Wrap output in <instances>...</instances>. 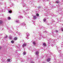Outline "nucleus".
<instances>
[{
	"label": "nucleus",
	"mask_w": 63,
	"mask_h": 63,
	"mask_svg": "<svg viewBox=\"0 0 63 63\" xmlns=\"http://www.w3.org/2000/svg\"><path fill=\"white\" fill-rule=\"evenodd\" d=\"M8 36H7L6 35L5 37V38H7V37Z\"/></svg>",
	"instance_id": "obj_30"
},
{
	"label": "nucleus",
	"mask_w": 63,
	"mask_h": 63,
	"mask_svg": "<svg viewBox=\"0 0 63 63\" xmlns=\"http://www.w3.org/2000/svg\"><path fill=\"white\" fill-rule=\"evenodd\" d=\"M45 0H46V1H48V0H43V1L44 2V1H45Z\"/></svg>",
	"instance_id": "obj_29"
},
{
	"label": "nucleus",
	"mask_w": 63,
	"mask_h": 63,
	"mask_svg": "<svg viewBox=\"0 0 63 63\" xmlns=\"http://www.w3.org/2000/svg\"><path fill=\"white\" fill-rule=\"evenodd\" d=\"M58 50V52H60L61 51V50Z\"/></svg>",
	"instance_id": "obj_28"
},
{
	"label": "nucleus",
	"mask_w": 63,
	"mask_h": 63,
	"mask_svg": "<svg viewBox=\"0 0 63 63\" xmlns=\"http://www.w3.org/2000/svg\"><path fill=\"white\" fill-rule=\"evenodd\" d=\"M36 16H39V14H37L36 15Z\"/></svg>",
	"instance_id": "obj_22"
},
{
	"label": "nucleus",
	"mask_w": 63,
	"mask_h": 63,
	"mask_svg": "<svg viewBox=\"0 0 63 63\" xmlns=\"http://www.w3.org/2000/svg\"><path fill=\"white\" fill-rule=\"evenodd\" d=\"M52 46L53 47V46Z\"/></svg>",
	"instance_id": "obj_39"
},
{
	"label": "nucleus",
	"mask_w": 63,
	"mask_h": 63,
	"mask_svg": "<svg viewBox=\"0 0 63 63\" xmlns=\"http://www.w3.org/2000/svg\"><path fill=\"white\" fill-rule=\"evenodd\" d=\"M33 45H35L36 44V43L34 42H33Z\"/></svg>",
	"instance_id": "obj_23"
},
{
	"label": "nucleus",
	"mask_w": 63,
	"mask_h": 63,
	"mask_svg": "<svg viewBox=\"0 0 63 63\" xmlns=\"http://www.w3.org/2000/svg\"><path fill=\"white\" fill-rule=\"evenodd\" d=\"M54 40H51V43H54Z\"/></svg>",
	"instance_id": "obj_6"
},
{
	"label": "nucleus",
	"mask_w": 63,
	"mask_h": 63,
	"mask_svg": "<svg viewBox=\"0 0 63 63\" xmlns=\"http://www.w3.org/2000/svg\"><path fill=\"white\" fill-rule=\"evenodd\" d=\"M11 43H12V44H13V43H14V41H13V40H12V41H11Z\"/></svg>",
	"instance_id": "obj_14"
},
{
	"label": "nucleus",
	"mask_w": 63,
	"mask_h": 63,
	"mask_svg": "<svg viewBox=\"0 0 63 63\" xmlns=\"http://www.w3.org/2000/svg\"><path fill=\"white\" fill-rule=\"evenodd\" d=\"M0 4H1V5H2V3H0Z\"/></svg>",
	"instance_id": "obj_35"
},
{
	"label": "nucleus",
	"mask_w": 63,
	"mask_h": 63,
	"mask_svg": "<svg viewBox=\"0 0 63 63\" xmlns=\"http://www.w3.org/2000/svg\"><path fill=\"white\" fill-rule=\"evenodd\" d=\"M31 63H34V62L33 61L31 62Z\"/></svg>",
	"instance_id": "obj_31"
},
{
	"label": "nucleus",
	"mask_w": 63,
	"mask_h": 63,
	"mask_svg": "<svg viewBox=\"0 0 63 63\" xmlns=\"http://www.w3.org/2000/svg\"><path fill=\"white\" fill-rule=\"evenodd\" d=\"M21 62H24V60H23L22 59H21Z\"/></svg>",
	"instance_id": "obj_11"
},
{
	"label": "nucleus",
	"mask_w": 63,
	"mask_h": 63,
	"mask_svg": "<svg viewBox=\"0 0 63 63\" xmlns=\"http://www.w3.org/2000/svg\"><path fill=\"white\" fill-rule=\"evenodd\" d=\"M53 37H55V36H56V34H53Z\"/></svg>",
	"instance_id": "obj_16"
},
{
	"label": "nucleus",
	"mask_w": 63,
	"mask_h": 63,
	"mask_svg": "<svg viewBox=\"0 0 63 63\" xmlns=\"http://www.w3.org/2000/svg\"><path fill=\"white\" fill-rule=\"evenodd\" d=\"M10 0V1H11V0Z\"/></svg>",
	"instance_id": "obj_41"
},
{
	"label": "nucleus",
	"mask_w": 63,
	"mask_h": 63,
	"mask_svg": "<svg viewBox=\"0 0 63 63\" xmlns=\"http://www.w3.org/2000/svg\"><path fill=\"white\" fill-rule=\"evenodd\" d=\"M1 49V47H0V49Z\"/></svg>",
	"instance_id": "obj_36"
},
{
	"label": "nucleus",
	"mask_w": 63,
	"mask_h": 63,
	"mask_svg": "<svg viewBox=\"0 0 63 63\" xmlns=\"http://www.w3.org/2000/svg\"><path fill=\"white\" fill-rule=\"evenodd\" d=\"M12 36H10L9 37L10 39H12Z\"/></svg>",
	"instance_id": "obj_17"
},
{
	"label": "nucleus",
	"mask_w": 63,
	"mask_h": 63,
	"mask_svg": "<svg viewBox=\"0 0 63 63\" xmlns=\"http://www.w3.org/2000/svg\"><path fill=\"white\" fill-rule=\"evenodd\" d=\"M8 12L9 13H12V11L11 10H8Z\"/></svg>",
	"instance_id": "obj_12"
},
{
	"label": "nucleus",
	"mask_w": 63,
	"mask_h": 63,
	"mask_svg": "<svg viewBox=\"0 0 63 63\" xmlns=\"http://www.w3.org/2000/svg\"><path fill=\"white\" fill-rule=\"evenodd\" d=\"M10 61H11V59H7V61H8V62H10Z\"/></svg>",
	"instance_id": "obj_8"
},
{
	"label": "nucleus",
	"mask_w": 63,
	"mask_h": 63,
	"mask_svg": "<svg viewBox=\"0 0 63 63\" xmlns=\"http://www.w3.org/2000/svg\"><path fill=\"white\" fill-rule=\"evenodd\" d=\"M1 0V1H3V0Z\"/></svg>",
	"instance_id": "obj_40"
},
{
	"label": "nucleus",
	"mask_w": 63,
	"mask_h": 63,
	"mask_svg": "<svg viewBox=\"0 0 63 63\" xmlns=\"http://www.w3.org/2000/svg\"><path fill=\"white\" fill-rule=\"evenodd\" d=\"M21 25L23 26H24L25 25V24L24 23H22L21 24Z\"/></svg>",
	"instance_id": "obj_2"
},
{
	"label": "nucleus",
	"mask_w": 63,
	"mask_h": 63,
	"mask_svg": "<svg viewBox=\"0 0 63 63\" xmlns=\"http://www.w3.org/2000/svg\"><path fill=\"white\" fill-rule=\"evenodd\" d=\"M43 45H44V46H46V44H45V43H44L43 44Z\"/></svg>",
	"instance_id": "obj_26"
},
{
	"label": "nucleus",
	"mask_w": 63,
	"mask_h": 63,
	"mask_svg": "<svg viewBox=\"0 0 63 63\" xmlns=\"http://www.w3.org/2000/svg\"><path fill=\"white\" fill-rule=\"evenodd\" d=\"M27 37H28L29 36V34L28 33H27Z\"/></svg>",
	"instance_id": "obj_15"
},
{
	"label": "nucleus",
	"mask_w": 63,
	"mask_h": 63,
	"mask_svg": "<svg viewBox=\"0 0 63 63\" xmlns=\"http://www.w3.org/2000/svg\"><path fill=\"white\" fill-rule=\"evenodd\" d=\"M20 45L19 46H17L16 47H17V48H18V49H19V48L20 47Z\"/></svg>",
	"instance_id": "obj_9"
},
{
	"label": "nucleus",
	"mask_w": 63,
	"mask_h": 63,
	"mask_svg": "<svg viewBox=\"0 0 63 63\" xmlns=\"http://www.w3.org/2000/svg\"><path fill=\"white\" fill-rule=\"evenodd\" d=\"M36 16H33V19H36Z\"/></svg>",
	"instance_id": "obj_5"
},
{
	"label": "nucleus",
	"mask_w": 63,
	"mask_h": 63,
	"mask_svg": "<svg viewBox=\"0 0 63 63\" xmlns=\"http://www.w3.org/2000/svg\"><path fill=\"white\" fill-rule=\"evenodd\" d=\"M23 55H25L26 54V52H24L23 53Z\"/></svg>",
	"instance_id": "obj_7"
},
{
	"label": "nucleus",
	"mask_w": 63,
	"mask_h": 63,
	"mask_svg": "<svg viewBox=\"0 0 63 63\" xmlns=\"http://www.w3.org/2000/svg\"><path fill=\"white\" fill-rule=\"evenodd\" d=\"M23 16H19L18 17L19 18H21V19L23 18Z\"/></svg>",
	"instance_id": "obj_3"
},
{
	"label": "nucleus",
	"mask_w": 63,
	"mask_h": 63,
	"mask_svg": "<svg viewBox=\"0 0 63 63\" xmlns=\"http://www.w3.org/2000/svg\"><path fill=\"white\" fill-rule=\"evenodd\" d=\"M55 32H58V31L56 30V31Z\"/></svg>",
	"instance_id": "obj_34"
},
{
	"label": "nucleus",
	"mask_w": 63,
	"mask_h": 63,
	"mask_svg": "<svg viewBox=\"0 0 63 63\" xmlns=\"http://www.w3.org/2000/svg\"><path fill=\"white\" fill-rule=\"evenodd\" d=\"M56 47H57V48H58V46H57Z\"/></svg>",
	"instance_id": "obj_37"
},
{
	"label": "nucleus",
	"mask_w": 63,
	"mask_h": 63,
	"mask_svg": "<svg viewBox=\"0 0 63 63\" xmlns=\"http://www.w3.org/2000/svg\"><path fill=\"white\" fill-rule=\"evenodd\" d=\"M11 6H13L14 5V4L12 3H11Z\"/></svg>",
	"instance_id": "obj_25"
},
{
	"label": "nucleus",
	"mask_w": 63,
	"mask_h": 63,
	"mask_svg": "<svg viewBox=\"0 0 63 63\" xmlns=\"http://www.w3.org/2000/svg\"><path fill=\"white\" fill-rule=\"evenodd\" d=\"M50 59H48L47 60V61L48 62H49V61H50Z\"/></svg>",
	"instance_id": "obj_13"
},
{
	"label": "nucleus",
	"mask_w": 63,
	"mask_h": 63,
	"mask_svg": "<svg viewBox=\"0 0 63 63\" xmlns=\"http://www.w3.org/2000/svg\"><path fill=\"white\" fill-rule=\"evenodd\" d=\"M8 20H10V19H11V17H9L8 18Z\"/></svg>",
	"instance_id": "obj_20"
},
{
	"label": "nucleus",
	"mask_w": 63,
	"mask_h": 63,
	"mask_svg": "<svg viewBox=\"0 0 63 63\" xmlns=\"http://www.w3.org/2000/svg\"><path fill=\"white\" fill-rule=\"evenodd\" d=\"M44 33H47V31H45V32H44Z\"/></svg>",
	"instance_id": "obj_32"
},
{
	"label": "nucleus",
	"mask_w": 63,
	"mask_h": 63,
	"mask_svg": "<svg viewBox=\"0 0 63 63\" xmlns=\"http://www.w3.org/2000/svg\"><path fill=\"white\" fill-rule=\"evenodd\" d=\"M19 21L18 20H17L16 21V22H17V23H18Z\"/></svg>",
	"instance_id": "obj_24"
},
{
	"label": "nucleus",
	"mask_w": 63,
	"mask_h": 63,
	"mask_svg": "<svg viewBox=\"0 0 63 63\" xmlns=\"http://www.w3.org/2000/svg\"><path fill=\"white\" fill-rule=\"evenodd\" d=\"M26 38L27 39H29V38L28 37H26Z\"/></svg>",
	"instance_id": "obj_33"
},
{
	"label": "nucleus",
	"mask_w": 63,
	"mask_h": 63,
	"mask_svg": "<svg viewBox=\"0 0 63 63\" xmlns=\"http://www.w3.org/2000/svg\"><path fill=\"white\" fill-rule=\"evenodd\" d=\"M38 8H40V7H38Z\"/></svg>",
	"instance_id": "obj_38"
},
{
	"label": "nucleus",
	"mask_w": 63,
	"mask_h": 63,
	"mask_svg": "<svg viewBox=\"0 0 63 63\" xmlns=\"http://www.w3.org/2000/svg\"><path fill=\"white\" fill-rule=\"evenodd\" d=\"M48 44H49V43H48Z\"/></svg>",
	"instance_id": "obj_42"
},
{
	"label": "nucleus",
	"mask_w": 63,
	"mask_h": 63,
	"mask_svg": "<svg viewBox=\"0 0 63 63\" xmlns=\"http://www.w3.org/2000/svg\"><path fill=\"white\" fill-rule=\"evenodd\" d=\"M39 54V52L38 51H37L35 53L36 55H38V54Z\"/></svg>",
	"instance_id": "obj_4"
},
{
	"label": "nucleus",
	"mask_w": 63,
	"mask_h": 63,
	"mask_svg": "<svg viewBox=\"0 0 63 63\" xmlns=\"http://www.w3.org/2000/svg\"><path fill=\"white\" fill-rule=\"evenodd\" d=\"M56 3H59V1H56Z\"/></svg>",
	"instance_id": "obj_19"
},
{
	"label": "nucleus",
	"mask_w": 63,
	"mask_h": 63,
	"mask_svg": "<svg viewBox=\"0 0 63 63\" xmlns=\"http://www.w3.org/2000/svg\"><path fill=\"white\" fill-rule=\"evenodd\" d=\"M14 40H17V38L16 37H15L14 39Z\"/></svg>",
	"instance_id": "obj_21"
},
{
	"label": "nucleus",
	"mask_w": 63,
	"mask_h": 63,
	"mask_svg": "<svg viewBox=\"0 0 63 63\" xmlns=\"http://www.w3.org/2000/svg\"><path fill=\"white\" fill-rule=\"evenodd\" d=\"M46 19H44L43 20V21L44 22H45L46 21Z\"/></svg>",
	"instance_id": "obj_18"
},
{
	"label": "nucleus",
	"mask_w": 63,
	"mask_h": 63,
	"mask_svg": "<svg viewBox=\"0 0 63 63\" xmlns=\"http://www.w3.org/2000/svg\"><path fill=\"white\" fill-rule=\"evenodd\" d=\"M27 45V44L26 43H24V44H23L22 46V47H26V46Z\"/></svg>",
	"instance_id": "obj_1"
},
{
	"label": "nucleus",
	"mask_w": 63,
	"mask_h": 63,
	"mask_svg": "<svg viewBox=\"0 0 63 63\" xmlns=\"http://www.w3.org/2000/svg\"><path fill=\"white\" fill-rule=\"evenodd\" d=\"M18 34L19 35H21V33H18Z\"/></svg>",
	"instance_id": "obj_27"
},
{
	"label": "nucleus",
	"mask_w": 63,
	"mask_h": 63,
	"mask_svg": "<svg viewBox=\"0 0 63 63\" xmlns=\"http://www.w3.org/2000/svg\"><path fill=\"white\" fill-rule=\"evenodd\" d=\"M23 7H24L25 6V3H24L23 4Z\"/></svg>",
	"instance_id": "obj_10"
}]
</instances>
